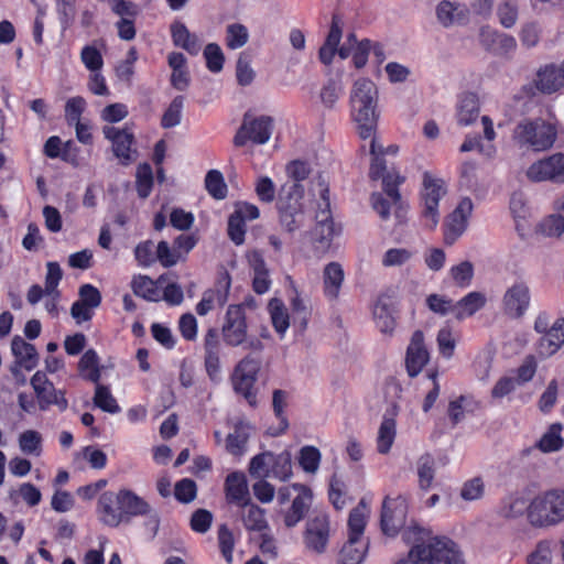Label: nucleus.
Masks as SVG:
<instances>
[{
  "instance_id": "nucleus-1",
  "label": "nucleus",
  "mask_w": 564,
  "mask_h": 564,
  "mask_svg": "<svg viewBox=\"0 0 564 564\" xmlns=\"http://www.w3.org/2000/svg\"><path fill=\"white\" fill-rule=\"evenodd\" d=\"M378 97L377 86L368 78H359L351 86L350 117L361 139H369L376 133L379 119Z\"/></svg>"
},
{
  "instance_id": "nucleus-2",
  "label": "nucleus",
  "mask_w": 564,
  "mask_h": 564,
  "mask_svg": "<svg viewBox=\"0 0 564 564\" xmlns=\"http://www.w3.org/2000/svg\"><path fill=\"white\" fill-rule=\"evenodd\" d=\"M369 176L376 181L382 178L383 191L388 198H384L380 193L371 195L372 208L379 214L382 220L390 217V206L394 207V215L399 223H403L406 206L401 200V195L398 185L403 181L398 174L387 172L386 160L383 156H372Z\"/></svg>"
},
{
  "instance_id": "nucleus-3",
  "label": "nucleus",
  "mask_w": 564,
  "mask_h": 564,
  "mask_svg": "<svg viewBox=\"0 0 564 564\" xmlns=\"http://www.w3.org/2000/svg\"><path fill=\"white\" fill-rule=\"evenodd\" d=\"M557 138L555 121L543 118L523 119L512 131V141L522 150L542 152L550 150Z\"/></svg>"
},
{
  "instance_id": "nucleus-4",
  "label": "nucleus",
  "mask_w": 564,
  "mask_h": 564,
  "mask_svg": "<svg viewBox=\"0 0 564 564\" xmlns=\"http://www.w3.org/2000/svg\"><path fill=\"white\" fill-rule=\"evenodd\" d=\"M410 558L420 564H465L457 544L445 536L431 538L427 542L420 536L410 550Z\"/></svg>"
},
{
  "instance_id": "nucleus-5",
  "label": "nucleus",
  "mask_w": 564,
  "mask_h": 564,
  "mask_svg": "<svg viewBox=\"0 0 564 564\" xmlns=\"http://www.w3.org/2000/svg\"><path fill=\"white\" fill-rule=\"evenodd\" d=\"M564 521V489H550L529 503V523L534 528L555 527Z\"/></svg>"
},
{
  "instance_id": "nucleus-6",
  "label": "nucleus",
  "mask_w": 564,
  "mask_h": 564,
  "mask_svg": "<svg viewBox=\"0 0 564 564\" xmlns=\"http://www.w3.org/2000/svg\"><path fill=\"white\" fill-rule=\"evenodd\" d=\"M303 197L304 188L301 184H284L281 188L276 204L279 225L290 236L305 225Z\"/></svg>"
},
{
  "instance_id": "nucleus-7",
  "label": "nucleus",
  "mask_w": 564,
  "mask_h": 564,
  "mask_svg": "<svg viewBox=\"0 0 564 564\" xmlns=\"http://www.w3.org/2000/svg\"><path fill=\"white\" fill-rule=\"evenodd\" d=\"M322 203L315 216V227L312 230V239L316 250L325 252L329 249L333 238L339 234L340 228L336 227L330 213V204L328 197V186L325 180L319 175L316 178Z\"/></svg>"
},
{
  "instance_id": "nucleus-8",
  "label": "nucleus",
  "mask_w": 564,
  "mask_h": 564,
  "mask_svg": "<svg viewBox=\"0 0 564 564\" xmlns=\"http://www.w3.org/2000/svg\"><path fill=\"white\" fill-rule=\"evenodd\" d=\"M260 369L261 359L249 354L235 366L231 376L235 392L241 394L251 406L257 405L254 384Z\"/></svg>"
},
{
  "instance_id": "nucleus-9",
  "label": "nucleus",
  "mask_w": 564,
  "mask_h": 564,
  "mask_svg": "<svg viewBox=\"0 0 564 564\" xmlns=\"http://www.w3.org/2000/svg\"><path fill=\"white\" fill-rule=\"evenodd\" d=\"M446 194L445 183L433 177L430 173L423 174V189L421 192V218L429 229H434L440 220L438 204Z\"/></svg>"
},
{
  "instance_id": "nucleus-10",
  "label": "nucleus",
  "mask_w": 564,
  "mask_h": 564,
  "mask_svg": "<svg viewBox=\"0 0 564 564\" xmlns=\"http://www.w3.org/2000/svg\"><path fill=\"white\" fill-rule=\"evenodd\" d=\"M273 130V119L269 116L254 117L250 112L243 115L241 126L234 137L236 147H243L248 141L264 144Z\"/></svg>"
},
{
  "instance_id": "nucleus-11",
  "label": "nucleus",
  "mask_w": 564,
  "mask_h": 564,
  "mask_svg": "<svg viewBox=\"0 0 564 564\" xmlns=\"http://www.w3.org/2000/svg\"><path fill=\"white\" fill-rule=\"evenodd\" d=\"M248 325L245 307L242 305H229L225 314L221 335L229 347H239L247 341Z\"/></svg>"
},
{
  "instance_id": "nucleus-12",
  "label": "nucleus",
  "mask_w": 564,
  "mask_h": 564,
  "mask_svg": "<svg viewBox=\"0 0 564 564\" xmlns=\"http://www.w3.org/2000/svg\"><path fill=\"white\" fill-rule=\"evenodd\" d=\"M408 505L403 497H386L382 502L380 527L383 534L395 536L405 524Z\"/></svg>"
},
{
  "instance_id": "nucleus-13",
  "label": "nucleus",
  "mask_w": 564,
  "mask_h": 564,
  "mask_svg": "<svg viewBox=\"0 0 564 564\" xmlns=\"http://www.w3.org/2000/svg\"><path fill=\"white\" fill-rule=\"evenodd\" d=\"M330 536L329 518L326 514H317L306 522L303 533L305 549L315 554L326 552Z\"/></svg>"
},
{
  "instance_id": "nucleus-14",
  "label": "nucleus",
  "mask_w": 564,
  "mask_h": 564,
  "mask_svg": "<svg viewBox=\"0 0 564 564\" xmlns=\"http://www.w3.org/2000/svg\"><path fill=\"white\" fill-rule=\"evenodd\" d=\"M39 406L42 411L47 410L51 405H57L61 411H65L68 402L64 395V391L55 389L54 384L47 379L42 371H36L30 381Z\"/></svg>"
},
{
  "instance_id": "nucleus-15",
  "label": "nucleus",
  "mask_w": 564,
  "mask_h": 564,
  "mask_svg": "<svg viewBox=\"0 0 564 564\" xmlns=\"http://www.w3.org/2000/svg\"><path fill=\"white\" fill-rule=\"evenodd\" d=\"M531 182L564 183V154L555 153L531 164L525 173Z\"/></svg>"
},
{
  "instance_id": "nucleus-16",
  "label": "nucleus",
  "mask_w": 564,
  "mask_h": 564,
  "mask_svg": "<svg viewBox=\"0 0 564 564\" xmlns=\"http://www.w3.org/2000/svg\"><path fill=\"white\" fill-rule=\"evenodd\" d=\"M531 302L530 288L524 281H517L503 293L501 305L505 315L510 318H521Z\"/></svg>"
},
{
  "instance_id": "nucleus-17",
  "label": "nucleus",
  "mask_w": 564,
  "mask_h": 564,
  "mask_svg": "<svg viewBox=\"0 0 564 564\" xmlns=\"http://www.w3.org/2000/svg\"><path fill=\"white\" fill-rule=\"evenodd\" d=\"M259 215V208L253 204L239 202L235 205V210L228 218L227 228L228 236L235 245L240 246L245 242L246 221L257 219Z\"/></svg>"
},
{
  "instance_id": "nucleus-18",
  "label": "nucleus",
  "mask_w": 564,
  "mask_h": 564,
  "mask_svg": "<svg viewBox=\"0 0 564 564\" xmlns=\"http://www.w3.org/2000/svg\"><path fill=\"white\" fill-rule=\"evenodd\" d=\"M479 43L485 51L499 56H506L517 47L513 36L494 30L488 25L480 28Z\"/></svg>"
},
{
  "instance_id": "nucleus-19",
  "label": "nucleus",
  "mask_w": 564,
  "mask_h": 564,
  "mask_svg": "<svg viewBox=\"0 0 564 564\" xmlns=\"http://www.w3.org/2000/svg\"><path fill=\"white\" fill-rule=\"evenodd\" d=\"M429 360L430 351L424 341V334L421 330H415L412 334L405 354V367L408 375L412 378L416 377Z\"/></svg>"
},
{
  "instance_id": "nucleus-20",
  "label": "nucleus",
  "mask_w": 564,
  "mask_h": 564,
  "mask_svg": "<svg viewBox=\"0 0 564 564\" xmlns=\"http://www.w3.org/2000/svg\"><path fill=\"white\" fill-rule=\"evenodd\" d=\"M473 210L470 198H464L452 212L445 221L444 240L446 245H453L467 228V219Z\"/></svg>"
},
{
  "instance_id": "nucleus-21",
  "label": "nucleus",
  "mask_w": 564,
  "mask_h": 564,
  "mask_svg": "<svg viewBox=\"0 0 564 564\" xmlns=\"http://www.w3.org/2000/svg\"><path fill=\"white\" fill-rule=\"evenodd\" d=\"M117 503L123 514V522H129L130 517L145 516L151 512V506L133 491L121 489L117 494Z\"/></svg>"
},
{
  "instance_id": "nucleus-22",
  "label": "nucleus",
  "mask_w": 564,
  "mask_h": 564,
  "mask_svg": "<svg viewBox=\"0 0 564 564\" xmlns=\"http://www.w3.org/2000/svg\"><path fill=\"white\" fill-rule=\"evenodd\" d=\"M397 414L398 406L393 403L383 415L377 437V449L380 454H388L394 442L397 434L394 417Z\"/></svg>"
},
{
  "instance_id": "nucleus-23",
  "label": "nucleus",
  "mask_w": 564,
  "mask_h": 564,
  "mask_svg": "<svg viewBox=\"0 0 564 564\" xmlns=\"http://www.w3.org/2000/svg\"><path fill=\"white\" fill-rule=\"evenodd\" d=\"M226 497L229 502L242 506L250 500L247 479L243 473L235 471L227 476L225 481Z\"/></svg>"
},
{
  "instance_id": "nucleus-24",
  "label": "nucleus",
  "mask_w": 564,
  "mask_h": 564,
  "mask_svg": "<svg viewBox=\"0 0 564 564\" xmlns=\"http://www.w3.org/2000/svg\"><path fill=\"white\" fill-rule=\"evenodd\" d=\"M557 213L542 219L536 226V232L546 237H561L564 235V195L556 200Z\"/></svg>"
},
{
  "instance_id": "nucleus-25",
  "label": "nucleus",
  "mask_w": 564,
  "mask_h": 564,
  "mask_svg": "<svg viewBox=\"0 0 564 564\" xmlns=\"http://www.w3.org/2000/svg\"><path fill=\"white\" fill-rule=\"evenodd\" d=\"M239 516L248 531L263 532L269 529L265 511L251 501L240 506Z\"/></svg>"
},
{
  "instance_id": "nucleus-26",
  "label": "nucleus",
  "mask_w": 564,
  "mask_h": 564,
  "mask_svg": "<svg viewBox=\"0 0 564 564\" xmlns=\"http://www.w3.org/2000/svg\"><path fill=\"white\" fill-rule=\"evenodd\" d=\"M250 268L253 271L252 286L256 293H265L271 284L265 262L258 251H251L247 256Z\"/></svg>"
},
{
  "instance_id": "nucleus-27",
  "label": "nucleus",
  "mask_w": 564,
  "mask_h": 564,
  "mask_svg": "<svg viewBox=\"0 0 564 564\" xmlns=\"http://www.w3.org/2000/svg\"><path fill=\"white\" fill-rule=\"evenodd\" d=\"M563 85L564 73L562 67H555L554 65L545 66L536 75L535 86L543 94L555 93Z\"/></svg>"
},
{
  "instance_id": "nucleus-28",
  "label": "nucleus",
  "mask_w": 564,
  "mask_h": 564,
  "mask_svg": "<svg viewBox=\"0 0 564 564\" xmlns=\"http://www.w3.org/2000/svg\"><path fill=\"white\" fill-rule=\"evenodd\" d=\"M117 502V495L112 491L104 492L98 500V512L100 520L108 527H118L123 522V514L120 509H115L113 505Z\"/></svg>"
},
{
  "instance_id": "nucleus-29",
  "label": "nucleus",
  "mask_w": 564,
  "mask_h": 564,
  "mask_svg": "<svg viewBox=\"0 0 564 564\" xmlns=\"http://www.w3.org/2000/svg\"><path fill=\"white\" fill-rule=\"evenodd\" d=\"M172 40L175 46L182 47L191 55H197L200 51L198 36L191 33L186 25L180 21L171 25Z\"/></svg>"
},
{
  "instance_id": "nucleus-30",
  "label": "nucleus",
  "mask_w": 564,
  "mask_h": 564,
  "mask_svg": "<svg viewBox=\"0 0 564 564\" xmlns=\"http://www.w3.org/2000/svg\"><path fill=\"white\" fill-rule=\"evenodd\" d=\"M11 349L17 358V364L25 370L36 367L39 355L32 344L26 343L22 337L15 336L11 343Z\"/></svg>"
},
{
  "instance_id": "nucleus-31",
  "label": "nucleus",
  "mask_w": 564,
  "mask_h": 564,
  "mask_svg": "<svg viewBox=\"0 0 564 564\" xmlns=\"http://www.w3.org/2000/svg\"><path fill=\"white\" fill-rule=\"evenodd\" d=\"M486 302L487 299L484 293L474 291L454 304L453 313L458 321H462L481 310L486 305Z\"/></svg>"
},
{
  "instance_id": "nucleus-32",
  "label": "nucleus",
  "mask_w": 564,
  "mask_h": 564,
  "mask_svg": "<svg viewBox=\"0 0 564 564\" xmlns=\"http://www.w3.org/2000/svg\"><path fill=\"white\" fill-rule=\"evenodd\" d=\"M436 17L440 23L448 28L455 23H465L468 18V11L451 1H441L436 7Z\"/></svg>"
},
{
  "instance_id": "nucleus-33",
  "label": "nucleus",
  "mask_w": 564,
  "mask_h": 564,
  "mask_svg": "<svg viewBox=\"0 0 564 564\" xmlns=\"http://www.w3.org/2000/svg\"><path fill=\"white\" fill-rule=\"evenodd\" d=\"M564 343V318H557L552 327L540 339V351L553 355Z\"/></svg>"
},
{
  "instance_id": "nucleus-34",
  "label": "nucleus",
  "mask_w": 564,
  "mask_h": 564,
  "mask_svg": "<svg viewBox=\"0 0 564 564\" xmlns=\"http://www.w3.org/2000/svg\"><path fill=\"white\" fill-rule=\"evenodd\" d=\"M344 91L339 77H332L321 87L318 100L324 109L334 110Z\"/></svg>"
},
{
  "instance_id": "nucleus-35",
  "label": "nucleus",
  "mask_w": 564,
  "mask_h": 564,
  "mask_svg": "<svg viewBox=\"0 0 564 564\" xmlns=\"http://www.w3.org/2000/svg\"><path fill=\"white\" fill-rule=\"evenodd\" d=\"M479 116V99L473 93L464 94L457 107V120L462 126L471 124Z\"/></svg>"
},
{
  "instance_id": "nucleus-36",
  "label": "nucleus",
  "mask_w": 564,
  "mask_h": 564,
  "mask_svg": "<svg viewBox=\"0 0 564 564\" xmlns=\"http://www.w3.org/2000/svg\"><path fill=\"white\" fill-rule=\"evenodd\" d=\"M369 516V509L365 500H360L356 508L350 511L348 519V538L367 540L364 538V530Z\"/></svg>"
},
{
  "instance_id": "nucleus-37",
  "label": "nucleus",
  "mask_w": 564,
  "mask_h": 564,
  "mask_svg": "<svg viewBox=\"0 0 564 564\" xmlns=\"http://www.w3.org/2000/svg\"><path fill=\"white\" fill-rule=\"evenodd\" d=\"M324 291L329 299H336L344 281V270L338 262H330L324 268Z\"/></svg>"
},
{
  "instance_id": "nucleus-38",
  "label": "nucleus",
  "mask_w": 564,
  "mask_h": 564,
  "mask_svg": "<svg viewBox=\"0 0 564 564\" xmlns=\"http://www.w3.org/2000/svg\"><path fill=\"white\" fill-rule=\"evenodd\" d=\"M527 512L529 519V503L527 499L518 494L505 498L499 508V514L506 519H517Z\"/></svg>"
},
{
  "instance_id": "nucleus-39",
  "label": "nucleus",
  "mask_w": 564,
  "mask_h": 564,
  "mask_svg": "<svg viewBox=\"0 0 564 564\" xmlns=\"http://www.w3.org/2000/svg\"><path fill=\"white\" fill-rule=\"evenodd\" d=\"M268 310L275 332L283 337L290 326V316L284 303L273 297L269 301Z\"/></svg>"
},
{
  "instance_id": "nucleus-40",
  "label": "nucleus",
  "mask_w": 564,
  "mask_h": 564,
  "mask_svg": "<svg viewBox=\"0 0 564 564\" xmlns=\"http://www.w3.org/2000/svg\"><path fill=\"white\" fill-rule=\"evenodd\" d=\"M435 459L431 454H424L416 462L419 487L422 490H430L435 478Z\"/></svg>"
},
{
  "instance_id": "nucleus-41",
  "label": "nucleus",
  "mask_w": 564,
  "mask_h": 564,
  "mask_svg": "<svg viewBox=\"0 0 564 564\" xmlns=\"http://www.w3.org/2000/svg\"><path fill=\"white\" fill-rule=\"evenodd\" d=\"M78 370L82 376L94 382L98 383L101 376V367L99 366V357L94 349H88L78 361Z\"/></svg>"
},
{
  "instance_id": "nucleus-42",
  "label": "nucleus",
  "mask_w": 564,
  "mask_h": 564,
  "mask_svg": "<svg viewBox=\"0 0 564 564\" xmlns=\"http://www.w3.org/2000/svg\"><path fill=\"white\" fill-rule=\"evenodd\" d=\"M312 501L303 500L302 498H294L291 506L282 511L283 523L286 528L291 529L297 525L306 516L311 508Z\"/></svg>"
},
{
  "instance_id": "nucleus-43",
  "label": "nucleus",
  "mask_w": 564,
  "mask_h": 564,
  "mask_svg": "<svg viewBox=\"0 0 564 564\" xmlns=\"http://www.w3.org/2000/svg\"><path fill=\"white\" fill-rule=\"evenodd\" d=\"M134 137L132 132L122 133L112 144V151L122 165H129L135 161V151L131 149Z\"/></svg>"
},
{
  "instance_id": "nucleus-44",
  "label": "nucleus",
  "mask_w": 564,
  "mask_h": 564,
  "mask_svg": "<svg viewBox=\"0 0 564 564\" xmlns=\"http://www.w3.org/2000/svg\"><path fill=\"white\" fill-rule=\"evenodd\" d=\"M292 456L289 451L278 455L271 453V476L286 481L292 476Z\"/></svg>"
},
{
  "instance_id": "nucleus-45",
  "label": "nucleus",
  "mask_w": 564,
  "mask_h": 564,
  "mask_svg": "<svg viewBox=\"0 0 564 564\" xmlns=\"http://www.w3.org/2000/svg\"><path fill=\"white\" fill-rule=\"evenodd\" d=\"M561 431L562 425L560 423L552 424L538 442V448L543 453L560 451L564 445Z\"/></svg>"
},
{
  "instance_id": "nucleus-46",
  "label": "nucleus",
  "mask_w": 564,
  "mask_h": 564,
  "mask_svg": "<svg viewBox=\"0 0 564 564\" xmlns=\"http://www.w3.org/2000/svg\"><path fill=\"white\" fill-rule=\"evenodd\" d=\"M249 429L246 425H236L234 433H230L226 440L227 451L235 455L240 456L243 454L246 444L249 440Z\"/></svg>"
},
{
  "instance_id": "nucleus-47",
  "label": "nucleus",
  "mask_w": 564,
  "mask_h": 564,
  "mask_svg": "<svg viewBox=\"0 0 564 564\" xmlns=\"http://www.w3.org/2000/svg\"><path fill=\"white\" fill-rule=\"evenodd\" d=\"M205 187L208 194L215 199H224L227 196L228 187L223 174L218 170H210L205 176Z\"/></svg>"
},
{
  "instance_id": "nucleus-48",
  "label": "nucleus",
  "mask_w": 564,
  "mask_h": 564,
  "mask_svg": "<svg viewBox=\"0 0 564 564\" xmlns=\"http://www.w3.org/2000/svg\"><path fill=\"white\" fill-rule=\"evenodd\" d=\"M132 290L135 295L143 297L148 301H158L160 292L154 282L147 275H139L133 278L131 282Z\"/></svg>"
},
{
  "instance_id": "nucleus-49",
  "label": "nucleus",
  "mask_w": 564,
  "mask_h": 564,
  "mask_svg": "<svg viewBox=\"0 0 564 564\" xmlns=\"http://www.w3.org/2000/svg\"><path fill=\"white\" fill-rule=\"evenodd\" d=\"M249 40L248 29L241 23H232L226 29V45L230 50L242 47Z\"/></svg>"
},
{
  "instance_id": "nucleus-50",
  "label": "nucleus",
  "mask_w": 564,
  "mask_h": 564,
  "mask_svg": "<svg viewBox=\"0 0 564 564\" xmlns=\"http://www.w3.org/2000/svg\"><path fill=\"white\" fill-rule=\"evenodd\" d=\"M137 192L140 198H147L153 186V172L148 163L138 166L135 174Z\"/></svg>"
},
{
  "instance_id": "nucleus-51",
  "label": "nucleus",
  "mask_w": 564,
  "mask_h": 564,
  "mask_svg": "<svg viewBox=\"0 0 564 564\" xmlns=\"http://www.w3.org/2000/svg\"><path fill=\"white\" fill-rule=\"evenodd\" d=\"M321 452L314 446H304L300 451L299 464L305 473L315 474L321 463Z\"/></svg>"
},
{
  "instance_id": "nucleus-52",
  "label": "nucleus",
  "mask_w": 564,
  "mask_h": 564,
  "mask_svg": "<svg viewBox=\"0 0 564 564\" xmlns=\"http://www.w3.org/2000/svg\"><path fill=\"white\" fill-rule=\"evenodd\" d=\"M94 403L105 412L117 413L120 408L108 387L96 383Z\"/></svg>"
},
{
  "instance_id": "nucleus-53",
  "label": "nucleus",
  "mask_w": 564,
  "mask_h": 564,
  "mask_svg": "<svg viewBox=\"0 0 564 564\" xmlns=\"http://www.w3.org/2000/svg\"><path fill=\"white\" fill-rule=\"evenodd\" d=\"M436 343L438 351L444 358L449 359L454 356L456 347V336L452 328H441L436 336Z\"/></svg>"
},
{
  "instance_id": "nucleus-54",
  "label": "nucleus",
  "mask_w": 564,
  "mask_h": 564,
  "mask_svg": "<svg viewBox=\"0 0 564 564\" xmlns=\"http://www.w3.org/2000/svg\"><path fill=\"white\" fill-rule=\"evenodd\" d=\"M369 541L348 538L347 542L343 545L340 553L348 556L349 560L362 562L368 551Z\"/></svg>"
},
{
  "instance_id": "nucleus-55",
  "label": "nucleus",
  "mask_w": 564,
  "mask_h": 564,
  "mask_svg": "<svg viewBox=\"0 0 564 564\" xmlns=\"http://www.w3.org/2000/svg\"><path fill=\"white\" fill-rule=\"evenodd\" d=\"M519 7L514 0H505L497 10L500 24L510 29L516 25L518 20Z\"/></svg>"
},
{
  "instance_id": "nucleus-56",
  "label": "nucleus",
  "mask_w": 564,
  "mask_h": 564,
  "mask_svg": "<svg viewBox=\"0 0 564 564\" xmlns=\"http://www.w3.org/2000/svg\"><path fill=\"white\" fill-rule=\"evenodd\" d=\"M42 436L39 432L28 430L19 437V445L23 453L39 456L41 453Z\"/></svg>"
},
{
  "instance_id": "nucleus-57",
  "label": "nucleus",
  "mask_w": 564,
  "mask_h": 564,
  "mask_svg": "<svg viewBox=\"0 0 564 564\" xmlns=\"http://www.w3.org/2000/svg\"><path fill=\"white\" fill-rule=\"evenodd\" d=\"M373 316L378 327L382 333H391L394 328V318L388 305L381 301H378L373 307Z\"/></svg>"
},
{
  "instance_id": "nucleus-58",
  "label": "nucleus",
  "mask_w": 564,
  "mask_h": 564,
  "mask_svg": "<svg viewBox=\"0 0 564 564\" xmlns=\"http://www.w3.org/2000/svg\"><path fill=\"white\" fill-rule=\"evenodd\" d=\"M183 109V97L176 96L170 104L169 108L162 116L161 124L163 128L169 129L177 126L181 121Z\"/></svg>"
},
{
  "instance_id": "nucleus-59",
  "label": "nucleus",
  "mask_w": 564,
  "mask_h": 564,
  "mask_svg": "<svg viewBox=\"0 0 564 564\" xmlns=\"http://www.w3.org/2000/svg\"><path fill=\"white\" fill-rule=\"evenodd\" d=\"M251 57L246 52H242L237 61L236 76L240 85H250L254 78V72L251 68Z\"/></svg>"
},
{
  "instance_id": "nucleus-60",
  "label": "nucleus",
  "mask_w": 564,
  "mask_h": 564,
  "mask_svg": "<svg viewBox=\"0 0 564 564\" xmlns=\"http://www.w3.org/2000/svg\"><path fill=\"white\" fill-rule=\"evenodd\" d=\"M249 473L256 477H268L271 475V452H264L252 457L249 465Z\"/></svg>"
},
{
  "instance_id": "nucleus-61",
  "label": "nucleus",
  "mask_w": 564,
  "mask_h": 564,
  "mask_svg": "<svg viewBox=\"0 0 564 564\" xmlns=\"http://www.w3.org/2000/svg\"><path fill=\"white\" fill-rule=\"evenodd\" d=\"M204 57L206 59L207 68L210 72L218 73L223 69L225 57L218 44H207L204 50Z\"/></svg>"
},
{
  "instance_id": "nucleus-62",
  "label": "nucleus",
  "mask_w": 564,
  "mask_h": 564,
  "mask_svg": "<svg viewBox=\"0 0 564 564\" xmlns=\"http://www.w3.org/2000/svg\"><path fill=\"white\" fill-rule=\"evenodd\" d=\"M451 275L458 286L466 288L474 276V265L469 261H463L451 269Z\"/></svg>"
},
{
  "instance_id": "nucleus-63",
  "label": "nucleus",
  "mask_w": 564,
  "mask_h": 564,
  "mask_svg": "<svg viewBox=\"0 0 564 564\" xmlns=\"http://www.w3.org/2000/svg\"><path fill=\"white\" fill-rule=\"evenodd\" d=\"M196 484L189 478H184L175 484L174 496L183 503L193 501L196 497Z\"/></svg>"
},
{
  "instance_id": "nucleus-64",
  "label": "nucleus",
  "mask_w": 564,
  "mask_h": 564,
  "mask_svg": "<svg viewBox=\"0 0 564 564\" xmlns=\"http://www.w3.org/2000/svg\"><path fill=\"white\" fill-rule=\"evenodd\" d=\"M254 191L262 203H272L275 199V185L268 176H260L257 180Z\"/></svg>"
}]
</instances>
